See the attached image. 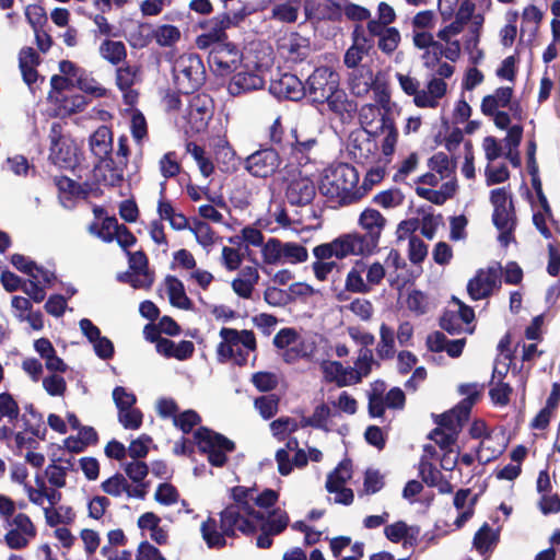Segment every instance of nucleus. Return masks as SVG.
<instances>
[{"label":"nucleus","instance_id":"obj_1","mask_svg":"<svg viewBox=\"0 0 560 560\" xmlns=\"http://www.w3.org/2000/svg\"><path fill=\"white\" fill-rule=\"evenodd\" d=\"M232 498L233 502L220 514L221 530H218L213 518H208L201 525L202 538L208 547H223L226 536L237 533L250 535L259 529L261 534L257 537V547L269 548L271 536L280 534L288 526L289 517L284 511H269L278 500L276 491L268 489L258 494L252 488L235 487Z\"/></svg>","mask_w":560,"mask_h":560},{"label":"nucleus","instance_id":"obj_2","mask_svg":"<svg viewBox=\"0 0 560 560\" xmlns=\"http://www.w3.org/2000/svg\"><path fill=\"white\" fill-rule=\"evenodd\" d=\"M359 224L366 232L364 235L343 234L329 243L314 247V256L319 259H343L348 256L371 255L378 245L386 219L375 209H365L360 214Z\"/></svg>","mask_w":560,"mask_h":560},{"label":"nucleus","instance_id":"obj_3","mask_svg":"<svg viewBox=\"0 0 560 560\" xmlns=\"http://www.w3.org/2000/svg\"><path fill=\"white\" fill-rule=\"evenodd\" d=\"M458 389L465 398L455 408L438 417L439 427L430 434V439L443 451L453 448L463 423L480 395L478 384H463Z\"/></svg>","mask_w":560,"mask_h":560},{"label":"nucleus","instance_id":"obj_4","mask_svg":"<svg viewBox=\"0 0 560 560\" xmlns=\"http://www.w3.org/2000/svg\"><path fill=\"white\" fill-rule=\"evenodd\" d=\"M359 173L347 163L326 167L319 179L320 194L337 205L345 206L358 201L361 194L358 189Z\"/></svg>","mask_w":560,"mask_h":560},{"label":"nucleus","instance_id":"obj_5","mask_svg":"<svg viewBox=\"0 0 560 560\" xmlns=\"http://www.w3.org/2000/svg\"><path fill=\"white\" fill-rule=\"evenodd\" d=\"M306 97L315 104L327 103L337 114L352 108L347 94L339 89V75L328 67L316 68L305 82Z\"/></svg>","mask_w":560,"mask_h":560},{"label":"nucleus","instance_id":"obj_6","mask_svg":"<svg viewBox=\"0 0 560 560\" xmlns=\"http://www.w3.org/2000/svg\"><path fill=\"white\" fill-rule=\"evenodd\" d=\"M219 335L221 341L217 347L218 360L222 363L232 362L240 366L245 365L256 349L254 332L223 327Z\"/></svg>","mask_w":560,"mask_h":560},{"label":"nucleus","instance_id":"obj_7","mask_svg":"<svg viewBox=\"0 0 560 560\" xmlns=\"http://www.w3.org/2000/svg\"><path fill=\"white\" fill-rule=\"evenodd\" d=\"M173 75L178 90L188 94L203 83L205 67L199 56L184 54L174 60Z\"/></svg>","mask_w":560,"mask_h":560},{"label":"nucleus","instance_id":"obj_8","mask_svg":"<svg viewBox=\"0 0 560 560\" xmlns=\"http://www.w3.org/2000/svg\"><path fill=\"white\" fill-rule=\"evenodd\" d=\"M194 439L199 451L207 454L209 463L215 467H222L226 455L235 448L234 442L207 428L197 430Z\"/></svg>","mask_w":560,"mask_h":560},{"label":"nucleus","instance_id":"obj_9","mask_svg":"<svg viewBox=\"0 0 560 560\" xmlns=\"http://www.w3.org/2000/svg\"><path fill=\"white\" fill-rule=\"evenodd\" d=\"M261 258L267 265H294L306 261L308 253L298 243H282L278 238H269L261 247Z\"/></svg>","mask_w":560,"mask_h":560},{"label":"nucleus","instance_id":"obj_10","mask_svg":"<svg viewBox=\"0 0 560 560\" xmlns=\"http://www.w3.org/2000/svg\"><path fill=\"white\" fill-rule=\"evenodd\" d=\"M5 529L4 541L11 549L25 548L35 537L36 527L28 515L18 513L3 524Z\"/></svg>","mask_w":560,"mask_h":560},{"label":"nucleus","instance_id":"obj_11","mask_svg":"<svg viewBox=\"0 0 560 560\" xmlns=\"http://www.w3.org/2000/svg\"><path fill=\"white\" fill-rule=\"evenodd\" d=\"M208 62L215 74L225 77L240 69L242 66V54L231 43L218 44L212 47Z\"/></svg>","mask_w":560,"mask_h":560},{"label":"nucleus","instance_id":"obj_12","mask_svg":"<svg viewBox=\"0 0 560 560\" xmlns=\"http://www.w3.org/2000/svg\"><path fill=\"white\" fill-rule=\"evenodd\" d=\"M228 91L231 95L237 96L252 91L260 90L265 85L264 70L261 66L250 67L244 63L234 71Z\"/></svg>","mask_w":560,"mask_h":560},{"label":"nucleus","instance_id":"obj_13","mask_svg":"<svg viewBox=\"0 0 560 560\" xmlns=\"http://www.w3.org/2000/svg\"><path fill=\"white\" fill-rule=\"evenodd\" d=\"M501 269L498 266H490L479 269L475 277L469 280L467 291L472 300L488 298L501 284Z\"/></svg>","mask_w":560,"mask_h":560},{"label":"nucleus","instance_id":"obj_14","mask_svg":"<svg viewBox=\"0 0 560 560\" xmlns=\"http://www.w3.org/2000/svg\"><path fill=\"white\" fill-rule=\"evenodd\" d=\"M281 164L278 152L262 149L252 153L244 161L245 170L254 177L267 178L276 173Z\"/></svg>","mask_w":560,"mask_h":560},{"label":"nucleus","instance_id":"obj_15","mask_svg":"<svg viewBox=\"0 0 560 560\" xmlns=\"http://www.w3.org/2000/svg\"><path fill=\"white\" fill-rule=\"evenodd\" d=\"M352 476V465L349 460L341 462L338 467L328 475L326 489L329 493L335 494L334 501L341 504H350L353 501V492L346 488V482Z\"/></svg>","mask_w":560,"mask_h":560},{"label":"nucleus","instance_id":"obj_16","mask_svg":"<svg viewBox=\"0 0 560 560\" xmlns=\"http://www.w3.org/2000/svg\"><path fill=\"white\" fill-rule=\"evenodd\" d=\"M325 345L326 339L322 335L306 334L298 337L295 345L281 352V357L287 363H294L299 359H312Z\"/></svg>","mask_w":560,"mask_h":560},{"label":"nucleus","instance_id":"obj_17","mask_svg":"<svg viewBox=\"0 0 560 560\" xmlns=\"http://www.w3.org/2000/svg\"><path fill=\"white\" fill-rule=\"evenodd\" d=\"M188 102L186 120L190 130L196 133L205 131L212 117L211 100L207 95H195Z\"/></svg>","mask_w":560,"mask_h":560},{"label":"nucleus","instance_id":"obj_18","mask_svg":"<svg viewBox=\"0 0 560 560\" xmlns=\"http://www.w3.org/2000/svg\"><path fill=\"white\" fill-rule=\"evenodd\" d=\"M60 73L70 75L72 86L79 88L81 91L96 97L105 95L106 90L94 78H92L85 70L78 67L69 60H62L59 63Z\"/></svg>","mask_w":560,"mask_h":560},{"label":"nucleus","instance_id":"obj_19","mask_svg":"<svg viewBox=\"0 0 560 560\" xmlns=\"http://www.w3.org/2000/svg\"><path fill=\"white\" fill-rule=\"evenodd\" d=\"M233 25V20L228 14H221L211 19L205 26L206 31L196 39V45L200 49H207L210 46L225 44V31Z\"/></svg>","mask_w":560,"mask_h":560},{"label":"nucleus","instance_id":"obj_20","mask_svg":"<svg viewBox=\"0 0 560 560\" xmlns=\"http://www.w3.org/2000/svg\"><path fill=\"white\" fill-rule=\"evenodd\" d=\"M349 88L352 94L357 96H365L373 91L378 94L381 86L377 83V75L372 69L365 65L355 68L349 78Z\"/></svg>","mask_w":560,"mask_h":560},{"label":"nucleus","instance_id":"obj_21","mask_svg":"<svg viewBox=\"0 0 560 560\" xmlns=\"http://www.w3.org/2000/svg\"><path fill=\"white\" fill-rule=\"evenodd\" d=\"M270 91L278 97L291 101H299L306 96L305 83L292 73H284L278 80H273Z\"/></svg>","mask_w":560,"mask_h":560},{"label":"nucleus","instance_id":"obj_22","mask_svg":"<svg viewBox=\"0 0 560 560\" xmlns=\"http://www.w3.org/2000/svg\"><path fill=\"white\" fill-rule=\"evenodd\" d=\"M447 92V84L436 77L430 79L427 85L419 90L413 103L419 108H436Z\"/></svg>","mask_w":560,"mask_h":560},{"label":"nucleus","instance_id":"obj_23","mask_svg":"<svg viewBox=\"0 0 560 560\" xmlns=\"http://www.w3.org/2000/svg\"><path fill=\"white\" fill-rule=\"evenodd\" d=\"M315 196L314 183L306 176L299 174L288 184L285 197L291 205L302 206L310 203Z\"/></svg>","mask_w":560,"mask_h":560},{"label":"nucleus","instance_id":"obj_24","mask_svg":"<svg viewBox=\"0 0 560 560\" xmlns=\"http://www.w3.org/2000/svg\"><path fill=\"white\" fill-rule=\"evenodd\" d=\"M505 447L506 440L504 433L501 430H491V433L480 441L477 458L480 463L487 464L501 455Z\"/></svg>","mask_w":560,"mask_h":560},{"label":"nucleus","instance_id":"obj_25","mask_svg":"<svg viewBox=\"0 0 560 560\" xmlns=\"http://www.w3.org/2000/svg\"><path fill=\"white\" fill-rule=\"evenodd\" d=\"M59 128L58 124H54L51 127L50 156L57 164L71 166L75 161L77 148L58 136Z\"/></svg>","mask_w":560,"mask_h":560},{"label":"nucleus","instance_id":"obj_26","mask_svg":"<svg viewBox=\"0 0 560 560\" xmlns=\"http://www.w3.org/2000/svg\"><path fill=\"white\" fill-rule=\"evenodd\" d=\"M320 370L327 382L336 383L339 387L350 386L358 383V377L351 372L350 366H343L338 361L324 360Z\"/></svg>","mask_w":560,"mask_h":560},{"label":"nucleus","instance_id":"obj_27","mask_svg":"<svg viewBox=\"0 0 560 560\" xmlns=\"http://www.w3.org/2000/svg\"><path fill=\"white\" fill-rule=\"evenodd\" d=\"M258 280V269L254 266H245L240 270L237 277L233 279L231 285L236 295L242 299H250Z\"/></svg>","mask_w":560,"mask_h":560},{"label":"nucleus","instance_id":"obj_28","mask_svg":"<svg viewBox=\"0 0 560 560\" xmlns=\"http://www.w3.org/2000/svg\"><path fill=\"white\" fill-rule=\"evenodd\" d=\"M492 221L500 231L499 242L503 246H508L513 241V231L515 228L514 208H505L493 210Z\"/></svg>","mask_w":560,"mask_h":560},{"label":"nucleus","instance_id":"obj_29","mask_svg":"<svg viewBox=\"0 0 560 560\" xmlns=\"http://www.w3.org/2000/svg\"><path fill=\"white\" fill-rule=\"evenodd\" d=\"M214 155L219 168L224 173H233L238 168L240 159L226 139L220 138L214 144Z\"/></svg>","mask_w":560,"mask_h":560},{"label":"nucleus","instance_id":"obj_30","mask_svg":"<svg viewBox=\"0 0 560 560\" xmlns=\"http://www.w3.org/2000/svg\"><path fill=\"white\" fill-rule=\"evenodd\" d=\"M125 168V161L106 158L101 160L97 173L105 185L117 186L124 180Z\"/></svg>","mask_w":560,"mask_h":560},{"label":"nucleus","instance_id":"obj_31","mask_svg":"<svg viewBox=\"0 0 560 560\" xmlns=\"http://www.w3.org/2000/svg\"><path fill=\"white\" fill-rule=\"evenodd\" d=\"M457 189V182L454 178L443 183L439 189L417 187L416 192L419 197L435 203L443 205L447 199L452 198Z\"/></svg>","mask_w":560,"mask_h":560},{"label":"nucleus","instance_id":"obj_32","mask_svg":"<svg viewBox=\"0 0 560 560\" xmlns=\"http://www.w3.org/2000/svg\"><path fill=\"white\" fill-rule=\"evenodd\" d=\"M365 269L366 264L363 260H357L354 262L346 277L345 288L347 291L360 294L371 292L366 278H363Z\"/></svg>","mask_w":560,"mask_h":560},{"label":"nucleus","instance_id":"obj_33","mask_svg":"<svg viewBox=\"0 0 560 560\" xmlns=\"http://www.w3.org/2000/svg\"><path fill=\"white\" fill-rule=\"evenodd\" d=\"M513 89L510 86L499 88L492 94L483 97L481 109L483 114H493L510 105Z\"/></svg>","mask_w":560,"mask_h":560},{"label":"nucleus","instance_id":"obj_34","mask_svg":"<svg viewBox=\"0 0 560 560\" xmlns=\"http://www.w3.org/2000/svg\"><path fill=\"white\" fill-rule=\"evenodd\" d=\"M90 148L101 160L106 159L113 149V133L109 128L102 126L90 137Z\"/></svg>","mask_w":560,"mask_h":560},{"label":"nucleus","instance_id":"obj_35","mask_svg":"<svg viewBox=\"0 0 560 560\" xmlns=\"http://www.w3.org/2000/svg\"><path fill=\"white\" fill-rule=\"evenodd\" d=\"M165 289L173 306L182 310H189L191 307V301L186 295L184 284L177 278L167 277L165 279Z\"/></svg>","mask_w":560,"mask_h":560},{"label":"nucleus","instance_id":"obj_36","mask_svg":"<svg viewBox=\"0 0 560 560\" xmlns=\"http://www.w3.org/2000/svg\"><path fill=\"white\" fill-rule=\"evenodd\" d=\"M420 474L422 480L428 486L439 488L442 493H448L452 491L451 483L443 478L441 471L431 463L422 460L420 464Z\"/></svg>","mask_w":560,"mask_h":560},{"label":"nucleus","instance_id":"obj_37","mask_svg":"<svg viewBox=\"0 0 560 560\" xmlns=\"http://www.w3.org/2000/svg\"><path fill=\"white\" fill-rule=\"evenodd\" d=\"M100 56L112 65L120 63L127 56L124 43L105 39L98 47Z\"/></svg>","mask_w":560,"mask_h":560},{"label":"nucleus","instance_id":"obj_38","mask_svg":"<svg viewBox=\"0 0 560 560\" xmlns=\"http://www.w3.org/2000/svg\"><path fill=\"white\" fill-rule=\"evenodd\" d=\"M118 222L115 218L107 217L101 223L93 222L89 225L90 234L98 237L105 243H110L117 234Z\"/></svg>","mask_w":560,"mask_h":560},{"label":"nucleus","instance_id":"obj_39","mask_svg":"<svg viewBox=\"0 0 560 560\" xmlns=\"http://www.w3.org/2000/svg\"><path fill=\"white\" fill-rule=\"evenodd\" d=\"M301 4L292 1L276 2L271 9V16L282 23H294L298 20Z\"/></svg>","mask_w":560,"mask_h":560},{"label":"nucleus","instance_id":"obj_40","mask_svg":"<svg viewBox=\"0 0 560 560\" xmlns=\"http://www.w3.org/2000/svg\"><path fill=\"white\" fill-rule=\"evenodd\" d=\"M381 130L383 136L381 141L382 153L385 156L390 158L396 149V144L398 141V131L392 121L384 118L382 121Z\"/></svg>","mask_w":560,"mask_h":560},{"label":"nucleus","instance_id":"obj_41","mask_svg":"<svg viewBox=\"0 0 560 560\" xmlns=\"http://www.w3.org/2000/svg\"><path fill=\"white\" fill-rule=\"evenodd\" d=\"M376 353L382 359L392 358L395 353L394 330L386 324H382L380 327V342L376 347Z\"/></svg>","mask_w":560,"mask_h":560},{"label":"nucleus","instance_id":"obj_42","mask_svg":"<svg viewBox=\"0 0 560 560\" xmlns=\"http://www.w3.org/2000/svg\"><path fill=\"white\" fill-rule=\"evenodd\" d=\"M199 245L209 250L215 242V234L210 225L203 221L196 220L189 225Z\"/></svg>","mask_w":560,"mask_h":560},{"label":"nucleus","instance_id":"obj_43","mask_svg":"<svg viewBox=\"0 0 560 560\" xmlns=\"http://www.w3.org/2000/svg\"><path fill=\"white\" fill-rule=\"evenodd\" d=\"M118 280L128 282L133 289H149L153 281V275L150 271L131 270V272H124L118 275Z\"/></svg>","mask_w":560,"mask_h":560},{"label":"nucleus","instance_id":"obj_44","mask_svg":"<svg viewBox=\"0 0 560 560\" xmlns=\"http://www.w3.org/2000/svg\"><path fill=\"white\" fill-rule=\"evenodd\" d=\"M284 448H280L276 453V460L278 470L281 475L287 476L292 471V463L290 460L289 452H295L299 448V442L295 438H288Z\"/></svg>","mask_w":560,"mask_h":560},{"label":"nucleus","instance_id":"obj_45","mask_svg":"<svg viewBox=\"0 0 560 560\" xmlns=\"http://www.w3.org/2000/svg\"><path fill=\"white\" fill-rule=\"evenodd\" d=\"M428 167L444 179L450 178L454 173V165L452 161L447 154L443 152L433 154L428 161Z\"/></svg>","mask_w":560,"mask_h":560},{"label":"nucleus","instance_id":"obj_46","mask_svg":"<svg viewBox=\"0 0 560 560\" xmlns=\"http://www.w3.org/2000/svg\"><path fill=\"white\" fill-rule=\"evenodd\" d=\"M281 46L288 50L293 59H303L308 51L307 40L295 33L284 38Z\"/></svg>","mask_w":560,"mask_h":560},{"label":"nucleus","instance_id":"obj_47","mask_svg":"<svg viewBox=\"0 0 560 560\" xmlns=\"http://www.w3.org/2000/svg\"><path fill=\"white\" fill-rule=\"evenodd\" d=\"M341 13H345L347 18L354 21H364L370 16V12L365 8L352 3H345L337 4L335 11L328 14V19H338Z\"/></svg>","mask_w":560,"mask_h":560},{"label":"nucleus","instance_id":"obj_48","mask_svg":"<svg viewBox=\"0 0 560 560\" xmlns=\"http://www.w3.org/2000/svg\"><path fill=\"white\" fill-rule=\"evenodd\" d=\"M374 364L373 353L372 350L369 348H362L359 351L358 359L354 362L353 366H350L351 372L355 374L358 377V383L361 382V380L369 375V373L372 370V365Z\"/></svg>","mask_w":560,"mask_h":560},{"label":"nucleus","instance_id":"obj_49","mask_svg":"<svg viewBox=\"0 0 560 560\" xmlns=\"http://www.w3.org/2000/svg\"><path fill=\"white\" fill-rule=\"evenodd\" d=\"M187 152L195 160L202 176L209 177L213 173L214 165L212 161L206 155V152L201 147L195 143H188Z\"/></svg>","mask_w":560,"mask_h":560},{"label":"nucleus","instance_id":"obj_50","mask_svg":"<svg viewBox=\"0 0 560 560\" xmlns=\"http://www.w3.org/2000/svg\"><path fill=\"white\" fill-rule=\"evenodd\" d=\"M300 427V423L292 418H279L270 423V429L278 440L282 441L289 438Z\"/></svg>","mask_w":560,"mask_h":560},{"label":"nucleus","instance_id":"obj_51","mask_svg":"<svg viewBox=\"0 0 560 560\" xmlns=\"http://www.w3.org/2000/svg\"><path fill=\"white\" fill-rule=\"evenodd\" d=\"M406 305L410 312L416 315H422L429 311L431 303L423 292L411 290L408 292Z\"/></svg>","mask_w":560,"mask_h":560},{"label":"nucleus","instance_id":"obj_52","mask_svg":"<svg viewBox=\"0 0 560 560\" xmlns=\"http://www.w3.org/2000/svg\"><path fill=\"white\" fill-rule=\"evenodd\" d=\"M293 137L295 139L294 150L301 153L307 152L316 144V131H312L308 135H304V124L300 122L295 129H293Z\"/></svg>","mask_w":560,"mask_h":560},{"label":"nucleus","instance_id":"obj_53","mask_svg":"<svg viewBox=\"0 0 560 560\" xmlns=\"http://www.w3.org/2000/svg\"><path fill=\"white\" fill-rule=\"evenodd\" d=\"M142 412L133 407L118 411V421L127 430H138L142 424Z\"/></svg>","mask_w":560,"mask_h":560},{"label":"nucleus","instance_id":"obj_54","mask_svg":"<svg viewBox=\"0 0 560 560\" xmlns=\"http://www.w3.org/2000/svg\"><path fill=\"white\" fill-rule=\"evenodd\" d=\"M366 52L365 39L355 38L352 46L345 54V65L348 68H359L358 65Z\"/></svg>","mask_w":560,"mask_h":560},{"label":"nucleus","instance_id":"obj_55","mask_svg":"<svg viewBox=\"0 0 560 560\" xmlns=\"http://www.w3.org/2000/svg\"><path fill=\"white\" fill-rule=\"evenodd\" d=\"M154 38L160 46H172L180 38V31L174 25H161L154 31Z\"/></svg>","mask_w":560,"mask_h":560},{"label":"nucleus","instance_id":"obj_56","mask_svg":"<svg viewBox=\"0 0 560 560\" xmlns=\"http://www.w3.org/2000/svg\"><path fill=\"white\" fill-rule=\"evenodd\" d=\"M497 534L485 524L475 535L474 545L481 553L488 551L497 541Z\"/></svg>","mask_w":560,"mask_h":560},{"label":"nucleus","instance_id":"obj_57","mask_svg":"<svg viewBox=\"0 0 560 560\" xmlns=\"http://www.w3.org/2000/svg\"><path fill=\"white\" fill-rule=\"evenodd\" d=\"M69 470V463L65 466L54 463L47 466L45 475L51 486L56 488H63L66 486V478Z\"/></svg>","mask_w":560,"mask_h":560},{"label":"nucleus","instance_id":"obj_58","mask_svg":"<svg viewBox=\"0 0 560 560\" xmlns=\"http://www.w3.org/2000/svg\"><path fill=\"white\" fill-rule=\"evenodd\" d=\"M540 203L542 211L537 212L533 217V221L537 230L546 237H551V232L547 226V221L551 217V209L548 205L546 197L540 196Z\"/></svg>","mask_w":560,"mask_h":560},{"label":"nucleus","instance_id":"obj_59","mask_svg":"<svg viewBox=\"0 0 560 560\" xmlns=\"http://www.w3.org/2000/svg\"><path fill=\"white\" fill-rule=\"evenodd\" d=\"M102 490L113 497H120L127 490V479L116 474L102 482Z\"/></svg>","mask_w":560,"mask_h":560},{"label":"nucleus","instance_id":"obj_60","mask_svg":"<svg viewBox=\"0 0 560 560\" xmlns=\"http://www.w3.org/2000/svg\"><path fill=\"white\" fill-rule=\"evenodd\" d=\"M400 42V33L396 27H387L380 37L378 47L386 54L393 52Z\"/></svg>","mask_w":560,"mask_h":560},{"label":"nucleus","instance_id":"obj_61","mask_svg":"<svg viewBox=\"0 0 560 560\" xmlns=\"http://www.w3.org/2000/svg\"><path fill=\"white\" fill-rule=\"evenodd\" d=\"M20 415V408L14 398L8 394H0V419L5 417L10 422L18 419Z\"/></svg>","mask_w":560,"mask_h":560},{"label":"nucleus","instance_id":"obj_62","mask_svg":"<svg viewBox=\"0 0 560 560\" xmlns=\"http://www.w3.org/2000/svg\"><path fill=\"white\" fill-rule=\"evenodd\" d=\"M112 395L118 411L133 407L137 402L136 395L122 386L115 387Z\"/></svg>","mask_w":560,"mask_h":560},{"label":"nucleus","instance_id":"obj_63","mask_svg":"<svg viewBox=\"0 0 560 560\" xmlns=\"http://www.w3.org/2000/svg\"><path fill=\"white\" fill-rule=\"evenodd\" d=\"M255 408L264 419H270L278 410V399L273 395L261 396L255 400Z\"/></svg>","mask_w":560,"mask_h":560},{"label":"nucleus","instance_id":"obj_64","mask_svg":"<svg viewBox=\"0 0 560 560\" xmlns=\"http://www.w3.org/2000/svg\"><path fill=\"white\" fill-rule=\"evenodd\" d=\"M43 387L50 396H62L66 392L67 384L62 376L50 374L43 378Z\"/></svg>","mask_w":560,"mask_h":560}]
</instances>
